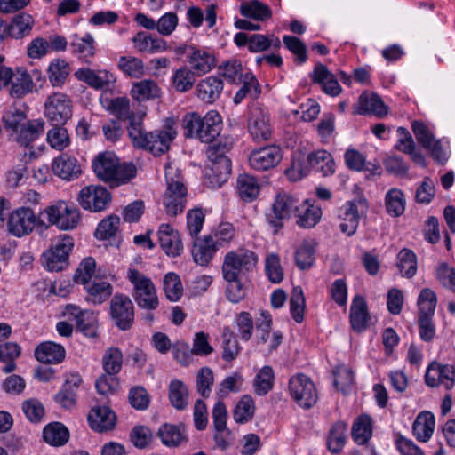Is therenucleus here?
I'll list each match as a JSON object with an SVG mask.
<instances>
[{"label": "nucleus", "mask_w": 455, "mask_h": 455, "mask_svg": "<svg viewBox=\"0 0 455 455\" xmlns=\"http://www.w3.org/2000/svg\"><path fill=\"white\" fill-rule=\"evenodd\" d=\"M96 176L111 187L128 183L136 176L137 169L132 163H120L111 152L100 153L92 162Z\"/></svg>", "instance_id": "obj_1"}, {"label": "nucleus", "mask_w": 455, "mask_h": 455, "mask_svg": "<svg viewBox=\"0 0 455 455\" xmlns=\"http://www.w3.org/2000/svg\"><path fill=\"white\" fill-rule=\"evenodd\" d=\"M133 125L130 128L128 134L132 145L137 148L148 150L154 156H161L167 152L177 135L176 131L171 126L146 132L143 121L138 124H133Z\"/></svg>", "instance_id": "obj_2"}, {"label": "nucleus", "mask_w": 455, "mask_h": 455, "mask_svg": "<svg viewBox=\"0 0 455 455\" xmlns=\"http://www.w3.org/2000/svg\"><path fill=\"white\" fill-rule=\"evenodd\" d=\"M182 126L185 137L196 138L204 143H212L220 133L222 119L214 110L209 111L204 117L192 112L184 116Z\"/></svg>", "instance_id": "obj_3"}, {"label": "nucleus", "mask_w": 455, "mask_h": 455, "mask_svg": "<svg viewBox=\"0 0 455 455\" xmlns=\"http://www.w3.org/2000/svg\"><path fill=\"white\" fill-rule=\"evenodd\" d=\"M166 190L163 196L165 212L170 216L183 212L187 204L188 190L181 172L172 164L165 165Z\"/></svg>", "instance_id": "obj_4"}, {"label": "nucleus", "mask_w": 455, "mask_h": 455, "mask_svg": "<svg viewBox=\"0 0 455 455\" xmlns=\"http://www.w3.org/2000/svg\"><path fill=\"white\" fill-rule=\"evenodd\" d=\"M299 203L296 196L288 192L281 191L276 194L271 211L266 215L267 221L273 228L274 234L283 228L284 220L295 216L299 211Z\"/></svg>", "instance_id": "obj_5"}, {"label": "nucleus", "mask_w": 455, "mask_h": 455, "mask_svg": "<svg viewBox=\"0 0 455 455\" xmlns=\"http://www.w3.org/2000/svg\"><path fill=\"white\" fill-rule=\"evenodd\" d=\"M127 279L133 286L132 296L137 305L147 310H155L159 305L152 280L137 269H129Z\"/></svg>", "instance_id": "obj_6"}, {"label": "nucleus", "mask_w": 455, "mask_h": 455, "mask_svg": "<svg viewBox=\"0 0 455 455\" xmlns=\"http://www.w3.org/2000/svg\"><path fill=\"white\" fill-rule=\"evenodd\" d=\"M258 262V256L249 250H238L226 254L222 264L224 279L233 280L243 278L249 272L253 271Z\"/></svg>", "instance_id": "obj_7"}, {"label": "nucleus", "mask_w": 455, "mask_h": 455, "mask_svg": "<svg viewBox=\"0 0 455 455\" xmlns=\"http://www.w3.org/2000/svg\"><path fill=\"white\" fill-rule=\"evenodd\" d=\"M74 247V240L68 235L58 236L52 247L44 252L43 264L50 271H61L68 265L69 253Z\"/></svg>", "instance_id": "obj_8"}, {"label": "nucleus", "mask_w": 455, "mask_h": 455, "mask_svg": "<svg viewBox=\"0 0 455 455\" xmlns=\"http://www.w3.org/2000/svg\"><path fill=\"white\" fill-rule=\"evenodd\" d=\"M79 212L67 205H52L38 215V222L42 226L56 225L60 229H73L79 221Z\"/></svg>", "instance_id": "obj_9"}, {"label": "nucleus", "mask_w": 455, "mask_h": 455, "mask_svg": "<svg viewBox=\"0 0 455 455\" xmlns=\"http://www.w3.org/2000/svg\"><path fill=\"white\" fill-rule=\"evenodd\" d=\"M73 115V101L63 92L50 94L44 102V116L52 125L66 124Z\"/></svg>", "instance_id": "obj_10"}, {"label": "nucleus", "mask_w": 455, "mask_h": 455, "mask_svg": "<svg viewBox=\"0 0 455 455\" xmlns=\"http://www.w3.org/2000/svg\"><path fill=\"white\" fill-rule=\"evenodd\" d=\"M289 393L297 404L304 409L313 407L318 399L314 382L303 373L296 374L290 379Z\"/></svg>", "instance_id": "obj_11"}, {"label": "nucleus", "mask_w": 455, "mask_h": 455, "mask_svg": "<svg viewBox=\"0 0 455 455\" xmlns=\"http://www.w3.org/2000/svg\"><path fill=\"white\" fill-rule=\"evenodd\" d=\"M110 315L120 330H130L134 322V307L131 299L122 293L115 294L110 301Z\"/></svg>", "instance_id": "obj_12"}, {"label": "nucleus", "mask_w": 455, "mask_h": 455, "mask_svg": "<svg viewBox=\"0 0 455 455\" xmlns=\"http://www.w3.org/2000/svg\"><path fill=\"white\" fill-rule=\"evenodd\" d=\"M36 225L42 226L38 222V217L29 207H20L13 211L7 222L9 232L17 237L29 235Z\"/></svg>", "instance_id": "obj_13"}, {"label": "nucleus", "mask_w": 455, "mask_h": 455, "mask_svg": "<svg viewBox=\"0 0 455 455\" xmlns=\"http://www.w3.org/2000/svg\"><path fill=\"white\" fill-rule=\"evenodd\" d=\"M77 200L84 210L100 212L110 203L111 196L106 188L91 185L82 188Z\"/></svg>", "instance_id": "obj_14"}, {"label": "nucleus", "mask_w": 455, "mask_h": 455, "mask_svg": "<svg viewBox=\"0 0 455 455\" xmlns=\"http://www.w3.org/2000/svg\"><path fill=\"white\" fill-rule=\"evenodd\" d=\"M65 315L76 322V328L84 336L95 338L98 335V318L91 310H82L73 304L65 307Z\"/></svg>", "instance_id": "obj_15"}, {"label": "nucleus", "mask_w": 455, "mask_h": 455, "mask_svg": "<svg viewBox=\"0 0 455 455\" xmlns=\"http://www.w3.org/2000/svg\"><path fill=\"white\" fill-rule=\"evenodd\" d=\"M282 159V150L279 147L270 145L251 151L249 163L258 171H267L275 167Z\"/></svg>", "instance_id": "obj_16"}, {"label": "nucleus", "mask_w": 455, "mask_h": 455, "mask_svg": "<svg viewBox=\"0 0 455 455\" xmlns=\"http://www.w3.org/2000/svg\"><path fill=\"white\" fill-rule=\"evenodd\" d=\"M248 130L257 142L269 140L272 132L268 113L262 108H253L248 121Z\"/></svg>", "instance_id": "obj_17"}, {"label": "nucleus", "mask_w": 455, "mask_h": 455, "mask_svg": "<svg viewBox=\"0 0 455 455\" xmlns=\"http://www.w3.org/2000/svg\"><path fill=\"white\" fill-rule=\"evenodd\" d=\"M82 383L83 379L78 373H71L55 395L54 401L63 409L73 408L76 403L77 391Z\"/></svg>", "instance_id": "obj_18"}, {"label": "nucleus", "mask_w": 455, "mask_h": 455, "mask_svg": "<svg viewBox=\"0 0 455 455\" xmlns=\"http://www.w3.org/2000/svg\"><path fill=\"white\" fill-rule=\"evenodd\" d=\"M108 110L115 115L118 121H128L127 132L130 133V128L143 121L145 112H133L130 108V100L127 97H116L110 100Z\"/></svg>", "instance_id": "obj_19"}, {"label": "nucleus", "mask_w": 455, "mask_h": 455, "mask_svg": "<svg viewBox=\"0 0 455 455\" xmlns=\"http://www.w3.org/2000/svg\"><path fill=\"white\" fill-rule=\"evenodd\" d=\"M158 243L166 255L177 257L183 251L180 235L169 224H161L157 230Z\"/></svg>", "instance_id": "obj_20"}, {"label": "nucleus", "mask_w": 455, "mask_h": 455, "mask_svg": "<svg viewBox=\"0 0 455 455\" xmlns=\"http://www.w3.org/2000/svg\"><path fill=\"white\" fill-rule=\"evenodd\" d=\"M87 420L92 430L102 433L114 428L116 416L110 408L98 406L89 411Z\"/></svg>", "instance_id": "obj_21"}, {"label": "nucleus", "mask_w": 455, "mask_h": 455, "mask_svg": "<svg viewBox=\"0 0 455 455\" xmlns=\"http://www.w3.org/2000/svg\"><path fill=\"white\" fill-rule=\"evenodd\" d=\"M52 169L55 175L66 180H76L82 173L81 165L77 159L68 154H61L54 158Z\"/></svg>", "instance_id": "obj_22"}, {"label": "nucleus", "mask_w": 455, "mask_h": 455, "mask_svg": "<svg viewBox=\"0 0 455 455\" xmlns=\"http://www.w3.org/2000/svg\"><path fill=\"white\" fill-rule=\"evenodd\" d=\"M371 317L368 311L367 303L363 296L354 297L350 307V324L355 331L362 332L368 328Z\"/></svg>", "instance_id": "obj_23"}, {"label": "nucleus", "mask_w": 455, "mask_h": 455, "mask_svg": "<svg viewBox=\"0 0 455 455\" xmlns=\"http://www.w3.org/2000/svg\"><path fill=\"white\" fill-rule=\"evenodd\" d=\"M310 77L313 83L322 85V89L326 94L337 96L341 92V87L335 76L322 63L315 66Z\"/></svg>", "instance_id": "obj_24"}, {"label": "nucleus", "mask_w": 455, "mask_h": 455, "mask_svg": "<svg viewBox=\"0 0 455 455\" xmlns=\"http://www.w3.org/2000/svg\"><path fill=\"white\" fill-rule=\"evenodd\" d=\"M221 78L210 76L202 79L196 85V95L204 102L211 104L216 101L223 91Z\"/></svg>", "instance_id": "obj_25"}, {"label": "nucleus", "mask_w": 455, "mask_h": 455, "mask_svg": "<svg viewBox=\"0 0 455 455\" xmlns=\"http://www.w3.org/2000/svg\"><path fill=\"white\" fill-rule=\"evenodd\" d=\"M366 204L365 199H361L358 202L347 201L343 205L342 222L339 224V229L343 234L347 236H352L355 234L359 225V211L358 204Z\"/></svg>", "instance_id": "obj_26"}, {"label": "nucleus", "mask_w": 455, "mask_h": 455, "mask_svg": "<svg viewBox=\"0 0 455 455\" xmlns=\"http://www.w3.org/2000/svg\"><path fill=\"white\" fill-rule=\"evenodd\" d=\"M86 291L85 299L94 305H100L109 299L113 292L112 285L105 281L93 278L88 282L82 283Z\"/></svg>", "instance_id": "obj_27"}, {"label": "nucleus", "mask_w": 455, "mask_h": 455, "mask_svg": "<svg viewBox=\"0 0 455 455\" xmlns=\"http://www.w3.org/2000/svg\"><path fill=\"white\" fill-rule=\"evenodd\" d=\"M355 113L359 115L373 114L382 117L387 114V108L378 94L364 92L359 97Z\"/></svg>", "instance_id": "obj_28"}, {"label": "nucleus", "mask_w": 455, "mask_h": 455, "mask_svg": "<svg viewBox=\"0 0 455 455\" xmlns=\"http://www.w3.org/2000/svg\"><path fill=\"white\" fill-rule=\"evenodd\" d=\"M65 355V348L52 341L42 342L35 349L36 359L45 364L60 363L64 360Z\"/></svg>", "instance_id": "obj_29"}, {"label": "nucleus", "mask_w": 455, "mask_h": 455, "mask_svg": "<svg viewBox=\"0 0 455 455\" xmlns=\"http://www.w3.org/2000/svg\"><path fill=\"white\" fill-rule=\"evenodd\" d=\"M295 213L296 224L302 228H312L317 225L322 217V209L318 204H310L308 200L299 203Z\"/></svg>", "instance_id": "obj_30"}, {"label": "nucleus", "mask_w": 455, "mask_h": 455, "mask_svg": "<svg viewBox=\"0 0 455 455\" xmlns=\"http://www.w3.org/2000/svg\"><path fill=\"white\" fill-rule=\"evenodd\" d=\"M162 443L168 447H177L188 440L186 430L183 425H173L164 423L160 426L156 432Z\"/></svg>", "instance_id": "obj_31"}, {"label": "nucleus", "mask_w": 455, "mask_h": 455, "mask_svg": "<svg viewBox=\"0 0 455 455\" xmlns=\"http://www.w3.org/2000/svg\"><path fill=\"white\" fill-rule=\"evenodd\" d=\"M219 249L212 242V236L204 235L194 241L191 253L194 261L200 266H207Z\"/></svg>", "instance_id": "obj_32"}, {"label": "nucleus", "mask_w": 455, "mask_h": 455, "mask_svg": "<svg viewBox=\"0 0 455 455\" xmlns=\"http://www.w3.org/2000/svg\"><path fill=\"white\" fill-rule=\"evenodd\" d=\"M44 130V121L43 119L27 120L16 132V140L24 147H28L31 142L39 138Z\"/></svg>", "instance_id": "obj_33"}, {"label": "nucleus", "mask_w": 455, "mask_h": 455, "mask_svg": "<svg viewBox=\"0 0 455 455\" xmlns=\"http://www.w3.org/2000/svg\"><path fill=\"white\" fill-rule=\"evenodd\" d=\"M134 47L140 52L156 53L166 49V42L146 32H138L132 39Z\"/></svg>", "instance_id": "obj_34"}, {"label": "nucleus", "mask_w": 455, "mask_h": 455, "mask_svg": "<svg viewBox=\"0 0 455 455\" xmlns=\"http://www.w3.org/2000/svg\"><path fill=\"white\" fill-rule=\"evenodd\" d=\"M34 27L33 17L26 12L15 15L7 25V34L15 39H20L30 35Z\"/></svg>", "instance_id": "obj_35"}, {"label": "nucleus", "mask_w": 455, "mask_h": 455, "mask_svg": "<svg viewBox=\"0 0 455 455\" xmlns=\"http://www.w3.org/2000/svg\"><path fill=\"white\" fill-rule=\"evenodd\" d=\"M168 398L171 405L178 411H184L188 405L189 392L185 383L172 379L168 387Z\"/></svg>", "instance_id": "obj_36"}, {"label": "nucleus", "mask_w": 455, "mask_h": 455, "mask_svg": "<svg viewBox=\"0 0 455 455\" xmlns=\"http://www.w3.org/2000/svg\"><path fill=\"white\" fill-rule=\"evenodd\" d=\"M307 163L311 168L315 169L324 177L334 173V161L332 156L324 149L316 150L308 154Z\"/></svg>", "instance_id": "obj_37"}, {"label": "nucleus", "mask_w": 455, "mask_h": 455, "mask_svg": "<svg viewBox=\"0 0 455 455\" xmlns=\"http://www.w3.org/2000/svg\"><path fill=\"white\" fill-rule=\"evenodd\" d=\"M131 95L137 101L155 100L161 97V89L155 81L144 79L132 85Z\"/></svg>", "instance_id": "obj_38"}, {"label": "nucleus", "mask_w": 455, "mask_h": 455, "mask_svg": "<svg viewBox=\"0 0 455 455\" xmlns=\"http://www.w3.org/2000/svg\"><path fill=\"white\" fill-rule=\"evenodd\" d=\"M71 52L76 55L84 62L89 63L90 59L95 54V41L91 34L83 37L75 36L70 44Z\"/></svg>", "instance_id": "obj_39"}, {"label": "nucleus", "mask_w": 455, "mask_h": 455, "mask_svg": "<svg viewBox=\"0 0 455 455\" xmlns=\"http://www.w3.org/2000/svg\"><path fill=\"white\" fill-rule=\"evenodd\" d=\"M221 348V357L224 361L228 363L234 361L238 356L242 349L235 334L229 326H225L222 329Z\"/></svg>", "instance_id": "obj_40"}, {"label": "nucleus", "mask_w": 455, "mask_h": 455, "mask_svg": "<svg viewBox=\"0 0 455 455\" xmlns=\"http://www.w3.org/2000/svg\"><path fill=\"white\" fill-rule=\"evenodd\" d=\"M435 428V416L430 411L420 412L414 423L413 433L419 441L427 442L433 435Z\"/></svg>", "instance_id": "obj_41"}, {"label": "nucleus", "mask_w": 455, "mask_h": 455, "mask_svg": "<svg viewBox=\"0 0 455 455\" xmlns=\"http://www.w3.org/2000/svg\"><path fill=\"white\" fill-rule=\"evenodd\" d=\"M347 425L344 421L335 422L327 436V448L331 453H339L347 441Z\"/></svg>", "instance_id": "obj_42"}, {"label": "nucleus", "mask_w": 455, "mask_h": 455, "mask_svg": "<svg viewBox=\"0 0 455 455\" xmlns=\"http://www.w3.org/2000/svg\"><path fill=\"white\" fill-rule=\"evenodd\" d=\"M190 68L197 76L209 72L215 65V58L204 51L194 50L189 55Z\"/></svg>", "instance_id": "obj_43"}, {"label": "nucleus", "mask_w": 455, "mask_h": 455, "mask_svg": "<svg viewBox=\"0 0 455 455\" xmlns=\"http://www.w3.org/2000/svg\"><path fill=\"white\" fill-rule=\"evenodd\" d=\"M351 435L355 443L364 445L372 435V420L368 415L357 417L352 426Z\"/></svg>", "instance_id": "obj_44"}, {"label": "nucleus", "mask_w": 455, "mask_h": 455, "mask_svg": "<svg viewBox=\"0 0 455 455\" xmlns=\"http://www.w3.org/2000/svg\"><path fill=\"white\" fill-rule=\"evenodd\" d=\"M10 84V94L14 98H20L33 89V81L30 75L22 68H17L16 72H13V78Z\"/></svg>", "instance_id": "obj_45"}, {"label": "nucleus", "mask_w": 455, "mask_h": 455, "mask_svg": "<svg viewBox=\"0 0 455 455\" xmlns=\"http://www.w3.org/2000/svg\"><path fill=\"white\" fill-rule=\"evenodd\" d=\"M240 13L245 18L258 21H264L272 17L270 7L258 0L243 3L240 5Z\"/></svg>", "instance_id": "obj_46"}, {"label": "nucleus", "mask_w": 455, "mask_h": 455, "mask_svg": "<svg viewBox=\"0 0 455 455\" xmlns=\"http://www.w3.org/2000/svg\"><path fill=\"white\" fill-rule=\"evenodd\" d=\"M43 438L52 446H62L69 439V431L60 422L50 423L44 428Z\"/></svg>", "instance_id": "obj_47"}, {"label": "nucleus", "mask_w": 455, "mask_h": 455, "mask_svg": "<svg viewBox=\"0 0 455 455\" xmlns=\"http://www.w3.org/2000/svg\"><path fill=\"white\" fill-rule=\"evenodd\" d=\"M236 188L240 198L244 202L255 200L259 193V186L256 179L246 173L237 177Z\"/></svg>", "instance_id": "obj_48"}, {"label": "nucleus", "mask_w": 455, "mask_h": 455, "mask_svg": "<svg viewBox=\"0 0 455 455\" xmlns=\"http://www.w3.org/2000/svg\"><path fill=\"white\" fill-rule=\"evenodd\" d=\"M240 83H243V85L233 99L235 104H240L247 96L251 99H257L260 95V85L255 76L251 73L244 74V77Z\"/></svg>", "instance_id": "obj_49"}, {"label": "nucleus", "mask_w": 455, "mask_h": 455, "mask_svg": "<svg viewBox=\"0 0 455 455\" xmlns=\"http://www.w3.org/2000/svg\"><path fill=\"white\" fill-rule=\"evenodd\" d=\"M406 200L403 192L399 188L389 189L385 196V206L387 214L399 217L405 211Z\"/></svg>", "instance_id": "obj_50"}, {"label": "nucleus", "mask_w": 455, "mask_h": 455, "mask_svg": "<svg viewBox=\"0 0 455 455\" xmlns=\"http://www.w3.org/2000/svg\"><path fill=\"white\" fill-rule=\"evenodd\" d=\"M70 71L71 68L65 60H53L48 68V76L50 83L54 87L62 86L69 76Z\"/></svg>", "instance_id": "obj_51"}, {"label": "nucleus", "mask_w": 455, "mask_h": 455, "mask_svg": "<svg viewBox=\"0 0 455 455\" xmlns=\"http://www.w3.org/2000/svg\"><path fill=\"white\" fill-rule=\"evenodd\" d=\"M75 76L79 80L84 81L95 89H103L107 87L110 82L114 81L113 76L108 71H104L103 76H101L91 69L80 68L76 72Z\"/></svg>", "instance_id": "obj_52"}, {"label": "nucleus", "mask_w": 455, "mask_h": 455, "mask_svg": "<svg viewBox=\"0 0 455 455\" xmlns=\"http://www.w3.org/2000/svg\"><path fill=\"white\" fill-rule=\"evenodd\" d=\"M396 267L402 276L411 278L417 272V257L410 249L401 250L396 257Z\"/></svg>", "instance_id": "obj_53"}, {"label": "nucleus", "mask_w": 455, "mask_h": 455, "mask_svg": "<svg viewBox=\"0 0 455 455\" xmlns=\"http://www.w3.org/2000/svg\"><path fill=\"white\" fill-rule=\"evenodd\" d=\"M275 374L271 366L265 365L255 376L253 388L256 395H266L274 386Z\"/></svg>", "instance_id": "obj_54"}, {"label": "nucleus", "mask_w": 455, "mask_h": 455, "mask_svg": "<svg viewBox=\"0 0 455 455\" xmlns=\"http://www.w3.org/2000/svg\"><path fill=\"white\" fill-rule=\"evenodd\" d=\"M21 354L20 347L15 342H6L0 345V362L4 363L3 368L4 373H10L15 371V361Z\"/></svg>", "instance_id": "obj_55"}, {"label": "nucleus", "mask_w": 455, "mask_h": 455, "mask_svg": "<svg viewBox=\"0 0 455 455\" xmlns=\"http://www.w3.org/2000/svg\"><path fill=\"white\" fill-rule=\"evenodd\" d=\"M315 243L305 241L297 249L295 253V263L300 270H307L312 267L315 263Z\"/></svg>", "instance_id": "obj_56"}, {"label": "nucleus", "mask_w": 455, "mask_h": 455, "mask_svg": "<svg viewBox=\"0 0 455 455\" xmlns=\"http://www.w3.org/2000/svg\"><path fill=\"white\" fill-rule=\"evenodd\" d=\"M196 74L187 67L176 69L172 77L173 88L179 92H187L191 90L196 82Z\"/></svg>", "instance_id": "obj_57"}, {"label": "nucleus", "mask_w": 455, "mask_h": 455, "mask_svg": "<svg viewBox=\"0 0 455 455\" xmlns=\"http://www.w3.org/2000/svg\"><path fill=\"white\" fill-rule=\"evenodd\" d=\"M254 411L255 404L252 397L249 395H244L235 407L233 412L234 420L239 424L246 423L252 419Z\"/></svg>", "instance_id": "obj_58"}, {"label": "nucleus", "mask_w": 455, "mask_h": 455, "mask_svg": "<svg viewBox=\"0 0 455 455\" xmlns=\"http://www.w3.org/2000/svg\"><path fill=\"white\" fill-rule=\"evenodd\" d=\"M437 303L436 294L429 288L423 289L418 298V317H433Z\"/></svg>", "instance_id": "obj_59"}, {"label": "nucleus", "mask_w": 455, "mask_h": 455, "mask_svg": "<svg viewBox=\"0 0 455 455\" xmlns=\"http://www.w3.org/2000/svg\"><path fill=\"white\" fill-rule=\"evenodd\" d=\"M117 67L125 76L130 77L140 78L144 75L143 61L133 56H121Z\"/></svg>", "instance_id": "obj_60"}, {"label": "nucleus", "mask_w": 455, "mask_h": 455, "mask_svg": "<svg viewBox=\"0 0 455 455\" xmlns=\"http://www.w3.org/2000/svg\"><path fill=\"white\" fill-rule=\"evenodd\" d=\"M65 124L52 125L47 132V142L52 148L63 150L70 144V139Z\"/></svg>", "instance_id": "obj_61"}, {"label": "nucleus", "mask_w": 455, "mask_h": 455, "mask_svg": "<svg viewBox=\"0 0 455 455\" xmlns=\"http://www.w3.org/2000/svg\"><path fill=\"white\" fill-rule=\"evenodd\" d=\"M102 364L105 373L116 376L122 369L123 354L117 347H110L106 350L102 357Z\"/></svg>", "instance_id": "obj_62"}, {"label": "nucleus", "mask_w": 455, "mask_h": 455, "mask_svg": "<svg viewBox=\"0 0 455 455\" xmlns=\"http://www.w3.org/2000/svg\"><path fill=\"white\" fill-rule=\"evenodd\" d=\"M164 291L167 299L170 301H178L183 294V286L180 276L169 272L164 278Z\"/></svg>", "instance_id": "obj_63"}, {"label": "nucleus", "mask_w": 455, "mask_h": 455, "mask_svg": "<svg viewBox=\"0 0 455 455\" xmlns=\"http://www.w3.org/2000/svg\"><path fill=\"white\" fill-rule=\"evenodd\" d=\"M219 74L230 84H238L244 77L243 66L236 60H228L219 67Z\"/></svg>", "instance_id": "obj_64"}]
</instances>
